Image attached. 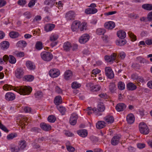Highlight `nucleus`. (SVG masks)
Wrapping results in <instances>:
<instances>
[{
	"label": "nucleus",
	"mask_w": 152,
	"mask_h": 152,
	"mask_svg": "<svg viewBox=\"0 0 152 152\" xmlns=\"http://www.w3.org/2000/svg\"><path fill=\"white\" fill-rule=\"evenodd\" d=\"M58 37V35L56 33H52L50 36V40L52 42L56 41Z\"/></svg>",
	"instance_id": "nucleus-33"
},
{
	"label": "nucleus",
	"mask_w": 152,
	"mask_h": 152,
	"mask_svg": "<svg viewBox=\"0 0 152 152\" xmlns=\"http://www.w3.org/2000/svg\"><path fill=\"white\" fill-rule=\"evenodd\" d=\"M27 45L26 41L24 40H20L18 41L16 44V46L18 47H24Z\"/></svg>",
	"instance_id": "nucleus-32"
},
{
	"label": "nucleus",
	"mask_w": 152,
	"mask_h": 152,
	"mask_svg": "<svg viewBox=\"0 0 152 152\" xmlns=\"http://www.w3.org/2000/svg\"><path fill=\"white\" fill-rule=\"evenodd\" d=\"M139 129L140 132L144 134H148L149 132V129L146 124L144 122H141L139 124Z\"/></svg>",
	"instance_id": "nucleus-2"
},
{
	"label": "nucleus",
	"mask_w": 152,
	"mask_h": 152,
	"mask_svg": "<svg viewBox=\"0 0 152 152\" xmlns=\"http://www.w3.org/2000/svg\"><path fill=\"white\" fill-rule=\"evenodd\" d=\"M105 109V107L104 104L102 103H99L97 106V110L99 112H103Z\"/></svg>",
	"instance_id": "nucleus-31"
},
{
	"label": "nucleus",
	"mask_w": 152,
	"mask_h": 152,
	"mask_svg": "<svg viewBox=\"0 0 152 152\" xmlns=\"http://www.w3.org/2000/svg\"><path fill=\"white\" fill-rule=\"evenodd\" d=\"M35 95L36 98H39L42 96L43 94L41 91H37L35 93Z\"/></svg>",
	"instance_id": "nucleus-53"
},
{
	"label": "nucleus",
	"mask_w": 152,
	"mask_h": 152,
	"mask_svg": "<svg viewBox=\"0 0 152 152\" xmlns=\"http://www.w3.org/2000/svg\"><path fill=\"white\" fill-rule=\"evenodd\" d=\"M105 126V123L103 121H98L96 124V127L98 129H101L104 128Z\"/></svg>",
	"instance_id": "nucleus-30"
},
{
	"label": "nucleus",
	"mask_w": 152,
	"mask_h": 152,
	"mask_svg": "<svg viewBox=\"0 0 152 152\" xmlns=\"http://www.w3.org/2000/svg\"><path fill=\"white\" fill-rule=\"evenodd\" d=\"M48 121L50 123H53L56 120V118L53 115H51L48 116Z\"/></svg>",
	"instance_id": "nucleus-49"
},
{
	"label": "nucleus",
	"mask_w": 152,
	"mask_h": 152,
	"mask_svg": "<svg viewBox=\"0 0 152 152\" xmlns=\"http://www.w3.org/2000/svg\"><path fill=\"white\" fill-rule=\"evenodd\" d=\"M72 73L71 70H67L65 72L64 77L66 80H69L72 78Z\"/></svg>",
	"instance_id": "nucleus-11"
},
{
	"label": "nucleus",
	"mask_w": 152,
	"mask_h": 152,
	"mask_svg": "<svg viewBox=\"0 0 152 152\" xmlns=\"http://www.w3.org/2000/svg\"><path fill=\"white\" fill-rule=\"evenodd\" d=\"M117 35L118 37L121 39L125 38L126 37V33L123 30L118 31L117 32Z\"/></svg>",
	"instance_id": "nucleus-27"
},
{
	"label": "nucleus",
	"mask_w": 152,
	"mask_h": 152,
	"mask_svg": "<svg viewBox=\"0 0 152 152\" xmlns=\"http://www.w3.org/2000/svg\"><path fill=\"white\" fill-rule=\"evenodd\" d=\"M35 0H31L28 4V6L29 7H32L35 4Z\"/></svg>",
	"instance_id": "nucleus-57"
},
{
	"label": "nucleus",
	"mask_w": 152,
	"mask_h": 152,
	"mask_svg": "<svg viewBox=\"0 0 152 152\" xmlns=\"http://www.w3.org/2000/svg\"><path fill=\"white\" fill-rule=\"evenodd\" d=\"M10 44L9 42L6 41H4L1 42L0 44V46L2 49L6 50L9 47Z\"/></svg>",
	"instance_id": "nucleus-23"
},
{
	"label": "nucleus",
	"mask_w": 152,
	"mask_h": 152,
	"mask_svg": "<svg viewBox=\"0 0 152 152\" xmlns=\"http://www.w3.org/2000/svg\"><path fill=\"white\" fill-rule=\"evenodd\" d=\"M120 137L118 136H114L112 139L111 143L113 145H116L119 142Z\"/></svg>",
	"instance_id": "nucleus-22"
},
{
	"label": "nucleus",
	"mask_w": 152,
	"mask_h": 152,
	"mask_svg": "<svg viewBox=\"0 0 152 152\" xmlns=\"http://www.w3.org/2000/svg\"><path fill=\"white\" fill-rule=\"evenodd\" d=\"M35 47L37 50H40L43 48L42 43L40 41H38L36 42Z\"/></svg>",
	"instance_id": "nucleus-35"
},
{
	"label": "nucleus",
	"mask_w": 152,
	"mask_h": 152,
	"mask_svg": "<svg viewBox=\"0 0 152 152\" xmlns=\"http://www.w3.org/2000/svg\"><path fill=\"white\" fill-rule=\"evenodd\" d=\"M62 102V98L61 96H56L54 99V103L57 105L61 104Z\"/></svg>",
	"instance_id": "nucleus-29"
},
{
	"label": "nucleus",
	"mask_w": 152,
	"mask_h": 152,
	"mask_svg": "<svg viewBox=\"0 0 152 152\" xmlns=\"http://www.w3.org/2000/svg\"><path fill=\"white\" fill-rule=\"evenodd\" d=\"M101 72V70L97 68L94 69L91 72V74L94 75H96Z\"/></svg>",
	"instance_id": "nucleus-55"
},
{
	"label": "nucleus",
	"mask_w": 152,
	"mask_h": 152,
	"mask_svg": "<svg viewBox=\"0 0 152 152\" xmlns=\"http://www.w3.org/2000/svg\"><path fill=\"white\" fill-rule=\"evenodd\" d=\"M17 136L16 134L15 133H11L7 135V139L9 140L13 139V138L16 137Z\"/></svg>",
	"instance_id": "nucleus-45"
},
{
	"label": "nucleus",
	"mask_w": 152,
	"mask_h": 152,
	"mask_svg": "<svg viewBox=\"0 0 152 152\" xmlns=\"http://www.w3.org/2000/svg\"><path fill=\"white\" fill-rule=\"evenodd\" d=\"M15 55L17 57H21L23 56L24 54L23 52H17L15 53Z\"/></svg>",
	"instance_id": "nucleus-62"
},
{
	"label": "nucleus",
	"mask_w": 152,
	"mask_h": 152,
	"mask_svg": "<svg viewBox=\"0 0 152 152\" xmlns=\"http://www.w3.org/2000/svg\"><path fill=\"white\" fill-rule=\"evenodd\" d=\"M55 25L53 24H48L45 26L44 29L46 32L52 31L55 27Z\"/></svg>",
	"instance_id": "nucleus-16"
},
{
	"label": "nucleus",
	"mask_w": 152,
	"mask_h": 152,
	"mask_svg": "<svg viewBox=\"0 0 152 152\" xmlns=\"http://www.w3.org/2000/svg\"><path fill=\"white\" fill-rule=\"evenodd\" d=\"M147 18L149 21L152 20V11L148 14Z\"/></svg>",
	"instance_id": "nucleus-61"
},
{
	"label": "nucleus",
	"mask_w": 152,
	"mask_h": 152,
	"mask_svg": "<svg viewBox=\"0 0 152 152\" xmlns=\"http://www.w3.org/2000/svg\"><path fill=\"white\" fill-rule=\"evenodd\" d=\"M137 60L139 61L141 63H144L145 61V59L142 58V57L139 56L137 58Z\"/></svg>",
	"instance_id": "nucleus-64"
},
{
	"label": "nucleus",
	"mask_w": 152,
	"mask_h": 152,
	"mask_svg": "<svg viewBox=\"0 0 152 152\" xmlns=\"http://www.w3.org/2000/svg\"><path fill=\"white\" fill-rule=\"evenodd\" d=\"M125 85L124 83L122 82H119L118 83V88L121 90H123L125 88Z\"/></svg>",
	"instance_id": "nucleus-44"
},
{
	"label": "nucleus",
	"mask_w": 152,
	"mask_h": 152,
	"mask_svg": "<svg viewBox=\"0 0 152 152\" xmlns=\"http://www.w3.org/2000/svg\"><path fill=\"white\" fill-rule=\"evenodd\" d=\"M78 118V116L76 113H73L71 114L69 122L71 125H74L77 123V120Z\"/></svg>",
	"instance_id": "nucleus-7"
},
{
	"label": "nucleus",
	"mask_w": 152,
	"mask_h": 152,
	"mask_svg": "<svg viewBox=\"0 0 152 152\" xmlns=\"http://www.w3.org/2000/svg\"><path fill=\"white\" fill-rule=\"evenodd\" d=\"M116 56L115 53H113L110 56H104V59L107 62H110L115 60Z\"/></svg>",
	"instance_id": "nucleus-14"
},
{
	"label": "nucleus",
	"mask_w": 152,
	"mask_h": 152,
	"mask_svg": "<svg viewBox=\"0 0 152 152\" xmlns=\"http://www.w3.org/2000/svg\"><path fill=\"white\" fill-rule=\"evenodd\" d=\"M23 74L24 72L21 68H18L15 71V76L18 79H20L22 77Z\"/></svg>",
	"instance_id": "nucleus-10"
},
{
	"label": "nucleus",
	"mask_w": 152,
	"mask_h": 152,
	"mask_svg": "<svg viewBox=\"0 0 152 152\" xmlns=\"http://www.w3.org/2000/svg\"><path fill=\"white\" fill-rule=\"evenodd\" d=\"M55 0H46L45 1V4L47 5H49L50 4L53 5L55 3Z\"/></svg>",
	"instance_id": "nucleus-52"
},
{
	"label": "nucleus",
	"mask_w": 152,
	"mask_h": 152,
	"mask_svg": "<svg viewBox=\"0 0 152 152\" xmlns=\"http://www.w3.org/2000/svg\"><path fill=\"white\" fill-rule=\"evenodd\" d=\"M72 47V46L70 42H66L64 43L63 47L64 50L68 51Z\"/></svg>",
	"instance_id": "nucleus-25"
},
{
	"label": "nucleus",
	"mask_w": 152,
	"mask_h": 152,
	"mask_svg": "<svg viewBox=\"0 0 152 152\" xmlns=\"http://www.w3.org/2000/svg\"><path fill=\"white\" fill-rule=\"evenodd\" d=\"M115 26V23L113 21H109L105 23L104 24V27L107 29H111L114 28Z\"/></svg>",
	"instance_id": "nucleus-13"
},
{
	"label": "nucleus",
	"mask_w": 152,
	"mask_h": 152,
	"mask_svg": "<svg viewBox=\"0 0 152 152\" xmlns=\"http://www.w3.org/2000/svg\"><path fill=\"white\" fill-rule=\"evenodd\" d=\"M87 27L86 23L85 22H82L81 23L80 22V25L79 26V28L81 31L86 30Z\"/></svg>",
	"instance_id": "nucleus-39"
},
{
	"label": "nucleus",
	"mask_w": 152,
	"mask_h": 152,
	"mask_svg": "<svg viewBox=\"0 0 152 152\" xmlns=\"http://www.w3.org/2000/svg\"><path fill=\"white\" fill-rule=\"evenodd\" d=\"M126 121L127 122L130 124L133 123L134 121V118L133 114L130 113L126 116Z\"/></svg>",
	"instance_id": "nucleus-18"
},
{
	"label": "nucleus",
	"mask_w": 152,
	"mask_h": 152,
	"mask_svg": "<svg viewBox=\"0 0 152 152\" xmlns=\"http://www.w3.org/2000/svg\"><path fill=\"white\" fill-rule=\"evenodd\" d=\"M104 70L105 75L107 77L112 79L114 77V73L111 67L106 66Z\"/></svg>",
	"instance_id": "nucleus-4"
},
{
	"label": "nucleus",
	"mask_w": 152,
	"mask_h": 152,
	"mask_svg": "<svg viewBox=\"0 0 152 152\" xmlns=\"http://www.w3.org/2000/svg\"><path fill=\"white\" fill-rule=\"evenodd\" d=\"M128 34L133 41H135L136 40V36L132 32H128Z\"/></svg>",
	"instance_id": "nucleus-51"
},
{
	"label": "nucleus",
	"mask_w": 152,
	"mask_h": 152,
	"mask_svg": "<svg viewBox=\"0 0 152 152\" xmlns=\"http://www.w3.org/2000/svg\"><path fill=\"white\" fill-rule=\"evenodd\" d=\"M15 95L13 93L8 92L5 95V99L7 101H12L15 98Z\"/></svg>",
	"instance_id": "nucleus-12"
},
{
	"label": "nucleus",
	"mask_w": 152,
	"mask_h": 152,
	"mask_svg": "<svg viewBox=\"0 0 152 152\" xmlns=\"http://www.w3.org/2000/svg\"><path fill=\"white\" fill-rule=\"evenodd\" d=\"M81 86V84L77 83L76 81H74L72 84V87L73 89L78 88L80 87Z\"/></svg>",
	"instance_id": "nucleus-40"
},
{
	"label": "nucleus",
	"mask_w": 152,
	"mask_h": 152,
	"mask_svg": "<svg viewBox=\"0 0 152 152\" xmlns=\"http://www.w3.org/2000/svg\"><path fill=\"white\" fill-rule=\"evenodd\" d=\"M90 39L89 35L87 34H84L81 36L79 39V42L81 44L85 43Z\"/></svg>",
	"instance_id": "nucleus-6"
},
{
	"label": "nucleus",
	"mask_w": 152,
	"mask_h": 152,
	"mask_svg": "<svg viewBox=\"0 0 152 152\" xmlns=\"http://www.w3.org/2000/svg\"><path fill=\"white\" fill-rule=\"evenodd\" d=\"M66 147L67 150L70 152H74L75 150V148L72 146L66 145Z\"/></svg>",
	"instance_id": "nucleus-56"
},
{
	"label": "nucleus",
	"mask_w": 152,
	"mask_h": 152,
	"mask_svg": "<svg viewBox=\"0 0 152 152\" xmlns=\"http://www.w3.org/2000/svg\"><path fill=\"white\" fill-rule=\"evenodd\" d=\"M87 113L88 115H91L93 112L96 114H97V110L96 108H92L91 107H88L87 110Z\"/></svg>",
	"instance_id": "nucleus-28"
},
{
	"label": "nucleus",
	"mask_w": 152,
	"mask_h": 152,
	"mask_svg": "<svg viewBox=\"0 0 152 152\" xmlns=\"http://www.w3.org/2000/svg\"><path fill=\"white\" fill-rule=\"evenodd\" d=\"M18 3L19 5L23 6L26 4V1L25 0H19Z\"/></svg>",
	"instance_id": "nucleus-59"
},
{
	"label": "nucleus",
	"mask_w": 152,
	"mask_h": 152,
	"mask_svg": "<svg viewBox=\"0 0 152 152\" xmlns=\"http://www.w3.org/2000/svg\"><path fill=\"white\" fill-rule=\"evenodd\" d=\"M19 148L20 149H23L26 146V142L23 140L20 141L19 143Z\"/></svg>",
	"instance_id": "nucleus-37"
},
{
	"label": "nucleus",
	"mask_w": 152,
	"mask_h": 152,
	"mask_svg": "<svg viewBox=\"0 0 152 152\" xmlns=\"http://www.w3.org/2000/svg\"><path fill=\"white\" fill-rule=\"evenodd\" d=\"M40 126L42 129L46 131L50 130L51 128V126L50 125L44 123H41L40 124Z\"/></svg>",
	"instance_id": "nucleus-17"
},
{
	"label": "nucleus",
	"mask_w": 152,
	"mask_h": 152,
	"mask_svg": "<svg viewBox=\"0 0 152 152\" xmlns=\"http://www.w3.org/2000/svg\"><path fill=\"white\" fill-rule=\"evenodd\" d=\"M137 147L139 149H142L145 147V144L144 143H140L137 144Z\"/></svg>",
	"instance_id": "nucleus-63"
},
{
	"label": "nucleus",
	"mask_w": 152,
	"mask_h": 152,
	"mask_svg": "<svg viewBox=\"0 0 152 152\" xmlns=\"http://www.w3.org/2000/svg\"><path fill=\"white\" fill-rule=\"evenodd\" d=\"M127 88L129 90L133 91L136 89L137 87L132 83H129L126 85Z\"/></svg>",
	"instance_id": "nucleus-24"
},
{
	"label": "nucleus",
	"mask_w": 152,
	"mask_h": 152,
	"mask_svg": "<svg viewBox=\"0 0 152 152\" xmlns=\"http://www.w3.org/2000/svg\"><path fill=\"white\" fill-rule=\"evenodd\" d=\"M26 66L29 69L32 70L35 68V65L32 61H26Z\"/></svg>",
	"instance_id": "nucleus-19"
},
{
	"label": "nucleus",
	"mask_w": 152,
	"mask_h": 152,
	"mask_svg": "<svg viewBox=\"0 0 152 152\" xmlns=\"http://www.w3.org/2000/svg\"><path fill=\"white\" fill-rule=\"evenodd\" d=\"M9 61L10 64H14L16 63V60L14 56L11 55H10L9 56Z\"/></svg>",
	"instance_id": "nucleus-38"
},
{
	"label": "nucleus",
	"mask_w": 152,
	"mask_h": 152,
	"mask_svg": "<svg viewBox=\"0 0 152 152\" xmlns=\"http://www.w3.org/2000/svg\"><path fill=\"white\" fill-rule=\"evenodd\" d=\"M98 11L97 9L95 8H88L86 10L85 12L87 14H94Z\"/></svg>",
	"instance_id": "nucleus-20"
},
{
	"label": "nucleus",
	"mask_w": 152,
	"mask_h": 152,
	"mask_svg": "<svg viewBox=\"0 0 152 152\" xmlns=\"http://www.w3.org/2000/svg\"><path fill=\"white\" fill-rule=\"evenodd\" d=\"M101 86L99 85H95L91 87V90L94 91H98L100 90Z\"/></svg>",
	"instance_id": "nucleus-47"
},
{
	"label": "nucleus",
	"mask_w": 152,
	"mask_h": 152,
	"mask_svg": "<svg viewBox=\"0 0 152 152\" xmlns=\"http://www.w3.org/2000/svg\"><path fill=\"white\" fill-rule=\"evenodd\" d=\"M78 134L83 137H86L88 134L87 131L86 129H81L77 131Z\"/></svg>",
	"instance_id": "nucleus-21"
},
{
	"label": "nucleus",
	"mask_w": 152,
	"mask_h": 152,
	"mask_svg": "<svg viewBox=\"0 0 152 152\" xmlns=\"http://www.w3.org/2000/svg\"><path fill=\"white\" fill-rule=\"evenodd\" d=\"M64 134L68 137H72L73 135V134L68 131H64Z\"/></svg>",
	"instance_id": "nucleus-60"
},
{
	"label": "nucleus",
	"mask_w": 152,
	"mask_h": 152,
	"mask_svg": "<svg viewBox=\"0 0 152 152\" xmlns=\"http://www.w3.org/2000/svg\"><path fill=\"white\" fill-rule=\"evenodd\" d=\"M104 120L108 124L113 123L114 121V118L111 115H109L106 116Z\"/></svg>",
	"instance_id": "nucleus-26"
},
{
	"label": "nucleus",
	"mask_w": 152,
	"mask_h": 152,
	"mask_svg": "<svg viewBox=\"0 0 152 152\" xmlns=\"http://www.w3.org/2000/svg\"><path fill=\"white\" fill-rule=\"evenodd\" d=\"M109 88L110 91L111 92H114L116 89V87L115 84L113 83H110L109 86Z\"/></svg>",
	"instance_id": "nucleus-42"
},
{
	"label": "nucleus",
	"mask_w": 152,
	"mask_h": 152,
	"mask_svg": "<svg viewBox=\"0 0 152 152\" xmlns=\"http://www.w3.org/2000/svg\"><path fill=\"white\" fill-rule=\"evenodd\" d=\"M126 105L123 103H120L117 104L115 109L118 112H120L124 110L126 107Z\"/></svg>",
	"instance_id": "nucleus-15"
},
{
	"label": "nucleus",
	"mask_w": 152,
	"mask_h": 152,
	"mask_svg": "<svg viewBox=\"0 0 152 152\" xmlns=\"http://www.w3.org/2000/svg\"><path fill=\"white\" fill-rule=\"evenodd\" d=\"M20 150L19 147L18 146L11 148V151L12 152H19Z\"/></svg>",
	"instance_id": "nucleus-54"
},
{
	"label": "nucleus",
	"mask_w": 152,
	"mask_h": 152,
	"mask_svg": "<svg viewBox=\"0 0 152 152\" xmlns=\"http://www.w3.org/2000/svg\"><path fill=\"white\" fill-rule=\"evenodd\" d=\"M57 109L62 114H63L66 111L65 107L63 106H58L57 107Z\"/></svg>",
	"instance_id": "nucleus-50"
},
{
	"label": "nucleus",
	"mask_w": 152,
	"mask_h": 152,
	"mask_svg": "<svg viewBox=\"0 0 152 152\" xmlns=\"http://www.w3.org/2000/svg\"><path fill=\"white\" fill-rule=\"evenodd\" d=\"M25 78L28 81H32L34 79V76L32 75H28L25 76Z\"/></svg>",
	"instance_id": "nucleus-46"
},
{
	"label": "nucleus",
	"mask_w": 152,
	"mask_h": 152,
	"mask_svg": "<svg viewBox=\"0 0 152 152\" xmlns=\"http://www.w3.org/2000/svg\"><path fill=\"white\" fill-rule=\"evenodd\" d=\"M41 56L43 60L47 61H51L53 58L52 54L48 52H42L41 54Z\"/></svg>",
	"instance_id": "nucleus-3"
},
{
	"label": "nucleus",
	"mask_w": 152,
	"mask_h": 152,
	"mask_svg": "<svg viewBox=\"0 0 152 152\" xmlns=\"http://www.w3.org/2000/svg\"><path fill=\"white\" fill-rule=\"evenodd\" d=\"M3 89L6 91L13 90L23 95L29 94L32 90L30 86H19L14 87L8 84L5 85L3 86Z\"/></svg>",
	"instance_id": "nucleus-1"
},
{
	"label": "nucleus",
	"mask_w": 152,
	"mask_h": 152,
	"mask_svg": "<svg viewBox=\"0 0 152 152\" xmlns=\"http://www.w3.org/2000/svg\"><path fill=\"white\" fill-rule=\"evenodd\" d=\"M60 74L59 70L54 68L51 69L49 71V75L52 78H56L58 77Z\"/></svg>",
	"instance_id": "nucleus-5"
},
{
	"label": "nucleus",
	"mask_w": 152,
	"mask_h": 152,
	"mask_svg": "<svg viewBox=\"0 0 152 152\" xmlns=\"http://www.w3.org/2000/svg\"><path fill=\"white\" fill-rule=\"evenodd\" d=\"M105 32V30L103 28H97L96 31V34L99 35H103Z\"/></svg>",
	"instance_id": "nucleus-36"
},
{
	"label": "nucleus",
	"mask_w": 152,
	"mask_h": 152,
	"mask_svg": "<svg viewBox=\"0 0 152 152\" xmlns=\"http://www.w3.org/2000/svg\"><path fill=\"white\" fill-rule=\"evenodd\" d=\"M80 25V21L75 20L72 23L71 26V29L73 31H77L79 28V26Z\"/></svg>",
	"instance_id": "nucleus-9"
},
{
	"label": "nucleus",
	"mask_w": 152,
	"mask_h": 152,
	"mask_svg": "<svg viewBox=\"0 0 152 152\" xmlns=\"http://www.w3.org/2000/svg\"><path fill=\"white\" fill-rule=\"evenodd\" d=\"M126 41L125 40H117L116 41V44L118 46H123L126 44Z\"/></svg>",
	"instance_id": "nucleus-41"
},
{
	"label": "nucleus",
	"mask_w": 152,
	"mask_h": 152,
	"mask_svg": "<svg viewBox=\"0 0 152 152\" xmlns=\"http://www.w3.org/2000/svg\"><path fill=\"white\" fill-rule=\"evenodd\" d=\"M0 128L6 132H8V130L6 127L1 123H0Z\"/></svg>",
	"instance_id": "nucleus-58"
},
{
	"label": "nucleus",
	"mask_w": 152,
	"mask_h": 152,
	"mask_svg": "<svg viewBox=\"0 0 152 152\" xmlns=\"http://www.w3.org/2000/svg\"><path fill=\"white\" fill-rule=\"evenodd\" d=\"M76 16V14L74 12L70 11L67 12L65 15V18L68 20H70L73 19Z\"/></svg>",
	"instance_id": "nucleus-8"
},
{
	"label": "nucleus",
	"mask_w": 152,
	"mask_h": 152,
	"mask_svg": "<svg viewBox=\"0 0 152 152\" xmlns=\"http://www.w3.org/2000/svg\"><path fill=\"white\" fill-rule=\"evenodd\" d=\"M23 15L27 19L30 18L32 17L31 14L29 12H26L23 13Z\"/></svg>",
	"instance_id": "nucleus-48"
},
{
	"label": "nucleus",
	"mask_w": 152,
	"mask_h": 152,
	"mask_svg": "<svg viewBox=\"0 0 152 152\" xmlns=\"http://www.w3.org/2000/svg\"><path fill=\"white\" fill-rule=\"evenodd\" d=\"M142 7L144 9L147 10H152V4H145L142 5Z\"/></svg>",
	"instance_id": "nucleus-34"
},
{
	"label": "nucleus",
	"mask_w": 152,
	"mask_h": 152,
	"mask_svg": "<svg viewBox=\"0 0 152 152\" xmlns=\"http://www.w3.org/2000/svg\"><path fill=\"white\" fill-rule=\"evenodd\" d=\"M9 35L11 37L13 38H15L19 36V34L18 32L12 31L10 33Z\"/></svg>",
	"instance_id": "nucleus-43"
}]
</instances>
